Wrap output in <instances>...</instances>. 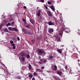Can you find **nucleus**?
Instances as JSON below:
<instances>
[{
	"instance_id": "423d86ee",
	"label": "nucleus",
	"mask_w": 80,
	"mask_h": 80,
	"mask_svg": "<svg viewBox=\"0 0 80 80\" xmlns=\"http://www.w3.org/2000/svg\"><path fill=\"white\" fill-rule=\"evenodd\" d=\"M41 12H42V11H41V10H38V12L36 13V14L37 16H38V17H40Z\"/></svg>"
},
{
	"instance_id": "09e8293b",
	"label": "nucleus",
	"mask_w": 80,
	"mask_h": 80,
	"mask_svg": "<svg viewBox=\"0 0 80 80\" xmlns=\"http://www.w3.org/2000/svg\"><path fill=\"white\" fill-rule=\"evenodd\" d=\"M23 22H25V19H24L23 20Z\"/></svg>"
},
{
	"instance_id": "7c9ffc66",
	"label": "nucleus",
	"mask_w": 80,
	"mask_h": 80,
	"mask_svg": "<svg viewBox=\"0 0 80 80\" xmlns=\"http://www.w3.org/2000/svg\"><path fill=\"white\" fill-rule=\"evenodd\" d=\"M12 47H14L15 46V44L13 43L12 44Z\"/></svg>"
},
{
	"instance_id": "ddd939ff",
	"label": "nucleus",
	"mask_w": 80,
	"mask_h": 80,
	"mask_svg": "<svg viewBox=\"0 0 80 80\" xmlns=\"http://www.w3.org/2000/svg\"><path fill=\"white\" fill-rule=\"evenodd\" d=\"M48 24L49 25H53V23L52 22L50 21L48 22Z\"/></svg>"
},
{
	"instance_id": "1a4fd4ad",
	"label": "nucleus",
	"mask_w": 80,
	"mask_h": 80,
	"mask_svg": "<svg viewBox=\"0 0 80 80\" xmlns=\"http://www.w3.org/2000/svg\"><path fill=\"white\" fill-rule=\"evenodd\" d=\"M53 31L54 30L52 28H50L48 30V32L49 33H52V32H53Z\"/></svg>"
},
{
	"instance_id": "bb28decb",
	"label": "nucleus",
	"mask_w": 80,
	"mask_h": 80,
	"mask_svg": "<svg viewBox=\"0 0 80 80\" xmlns=\"http://www.w3.org/2000/svg\"><path fill=\"white\" fill-rule=\"evenodd\" d=\"M37 75V73L36 72H34L33 73V75L35 76V75Z\"/></svg>"
},
{
	"instance_id": "412c9836",
	"label": "nucleus",
	"mask_w": 80,
	"mask_h": 80,
	"mask_svg": "<svg viewBox=\"0 0 80 80\" xmlns=\"http://www.w3.org/2000/svg\"><path fill=\"white\" fill-rule=\"evenodd\" d=\"M47 61L46 59H45L43 61V62H42L43 63H45L47 62Z\"/></svg>"
},
{
	"instance_id": "4468645a",
	"label": "nucleus",
	"mask_w": 80,
	"mask_h": 80,
	"mask_svg": "<svg viewBox=\"0 0 80 80\" xmlns=\"http://www.w3.org/2000/svg\"><path fill=\"white\" fill-rule=\"evenodd\" d=\"M21 59L22 62H24V61H25V58L24 57H22Z\"/></svg>"
},
{
	"instance_id": "a19ab883",
	"label": "nucleus",
	"mask_w": 80,
	"mask_h": 80,
	"mask_svg": "<svg viewBox=\"0 0 80 80\" xmlns=\"http://www.w3.org/2000/svg\"><path fill=\"white\" fill-rule=\"evenodd\" d=\"M45 8H46V9H48V7H47V6H45Z\"/></svg>"
},
{
	"instance_id": "e433bc0d",
	"label": "nucleus",
	"mask_w": 80,
	"mask_h": 80,
	"mask_svg": "<svg viewBox=\"0 0 80 80\" xmlns=\"http://www.w3.org/2000/svg\"><path fill=\"white\" fill-rule=\"evenodd\" d=\"M26 31V30H25V29H24V28H23V29H22V31H23V32H25Z\"/></svg>"
},
{
	"instance_id": "79ce46f5",
	"label": "nucleus",
	"mask_w": 80,
	"mask_h": 80,
	"mask_svg": "<svg viewBox=\"0 0 80 80\" xmlns=\"http://www.w3.org/2000/svg\"><path fill=\"white\" fill-rule=\"evenodd\" d=\"M13 49H15V48H16V47H15V46H13Z\"/></svg>"
},
{
	"instance_id": "473e14b6",
	"label": "nucleus",
	"mask_w": 80,
	"mask_h": 80,
	"mask_svg": "<svg viewBox=\"0 0 80 80\" xmlns=\"http://www.w3.org/2000/svg\"><path fill=\"white\" fill-rule=\"evenodd\" d=\"M40 1H41V2H42V3L44 2V0H40Z\"/></svg>"
},
{
	"instance_id": "2f4dec72",
	"label": "nucleus",
	"mask_w": 80,
	"mask_h": 80,
	"mask_svg": "<svg viewBox=\"0 0 80 80\" xmlns=\"http://www.w3.org/2000/svg\"><path fill=\"white\" fill-rule=\"evenodd\" d=\"M2 26H3V24H2L0 25V28L1 29L2 28Z\"/></svg>"
},
{
	"instance_id": "de8ad7c7",
	"label": "nucleus",
	"mask_w": 80,
	"mask_h": 80,
	"mask_svg": "<svg viewBox=\"0 0 80 80\" xmlns=\"http://www.w3.org/2000/svg\"><path fill=\"white\" fill-rule=\"evenodd\" d=\"M65 68L66 69V70L67 69V66H65Z\"/></svg>"
},
{
	"instance_id": "6e6d98bb",
	"label": "nucleus",
	"mask_w": 80,
	"mask_h": 80,
	"mask_svg": "<svg viewBox=\"0 0 80 80\" xmlns=\"http://www.w3.org/2000/svg\"><path fill=\"white\" fill-rule=\"evenodd\" d=\"M4 18H5V17H4Z\"/></svg>"
},
{
	"instance_id": "5fc2aeb1",
	"label": "nucleus",
	"mask_w": 80,
	"mask_h": 80,
	"mask_svg": "<svg viewBox=\"0 0 80 80\" xmlns=\"http://www.w3.org/2000/svg\"><path fill=\"white\" fill-rule=\"evenodd\" d=\"M73 49H75L74 48H72Z\"/></svg>"
},
{
	"instance_id": "39448f33",
	"label": "nucleus",
	"mask_w": 80,
	"mask_h": 80,
	"mask_svg": "<svg viewBox=\"0 0 80 80\" xmlns=\"http://www.w3.org/2000/svg\"><path fill=\"white\" fill-rule=\"evenodd\" d=\"M57 73L60 76L61 75H62L63 72H62V69L60 70L59 71H58L57 72Z\"/></svg>"
},
{
	"instance_id": "a878e982",
	"label": "nucleus",
	"mask_w": 80,
	"mask_h": 80,
	"mask_svg": "<svg viewBox=\"0 0 80 80\" xmlns=\"http://www.w3.org/2000/svg\"><path fill=\"white\" fill-rule=\"evenodd\" d=\"M49 59H52V58H53V56H49Z\"/></svg>"
},
{
	"instance_id": "a18cd8bd",
	"label": "nucleus",
	"mask_w": 80,
	"mask_h": 80,
	"mask_svg": "<svg viewBox=\"0 0 80 80\" xmlns=\"http://www.w3.org/2000/svg\"><path fill=\"white\" fill-rule=\"evenodd\" d=\"M12 25H14V23L13 22H12L11 23Z\"/></svg>"
},
{
	"instance_id": "6ab92c4d",
	"label": "nucleus",
	"mask_w": 80,
	"mask_h": 80,
	"mask_svg": "<svg viewBox=\"0 0 80 80\" xmlns=\"http://www.w3.org/2000/svg\"><path fill=\"white\" fill-rule=\"evenodd\" d=\"M26 57L27 58H30V55H28V54H27V55L26 56Z\"/></svg>"
},
{
	"instance_id": "58836bf2",
	"label": "nucleus",
	"mask_w": 80,
	"mask_h": 80,
	"mask_svg": "<svg viewBox=\"0 0 80 80\" xmlns=\"http://www.w3.org/2000/svg\"><path fill=\"white\" fill-rule=\"evenodd\" d=\"M44 68H45V67H41V69L43 70V69H44Z\"/></svg>"
},
{
	"instance_id": "c9c22d12",
	"label": "nucleus",
	"mask_w": 80,
	"mask_h": 80,
	"mask_svg": "<svg viewBox=\"0 0 80 80\" xmlns=\"http://www.w3.org/2000/svg\"><path fill=\"white\" fill-rule=\"evenodd\" d=\"M39 68H37L36 70H37V72H39Z\"/></svg>"
},
{
	"instance_id": "8fccbe9b",
	"label": "nucleus",
	"mask_w": 80,
	"mask_h": 80,
	"mask_svg": "<svg viewBox=\"0 0 80 80\" xmlns=\"http://www.w3.org/2000/svg\"><path fill=\"white\" fill-rule=\"evenodd\" d=\"M39 19H42V16H40L39 17Z\"/></svg>"
},
{
	"instance_id": "aec40b11",
	"label": "nucleus",
	"mask_w": 80,
	"mask_h": 80,
	"mask_svg": "<svg viewBox=\"0 0 80 80\" xmlns=\"http://www.w3.org/2000/svg\"><path fill=\"white\" fill-rule=\"evenodd\" d=\"M31 42L32 43H34L35 42V39H32L31 40Z\"/></svg>"
},
{
	"instance_id": "0eeeda50",
	"label": "nucleus",
	"mask_w": 80,
	"mask_h": 80,
	"mask_svg": "<svg viewBox=\"0 0 80 80\" xmlns=\"http://www.w3.org/2000/svg\"><path fill=\"white\" fill-rule=\"evenodd\" d=\"M47 13L48 15V16H49L50 17H51V16H52V12H51L50 11H48L47 12Z\"/></svg>"
},
{
	"instance_id": "f03ea898",
	"label": "nucleus",
	"mask_w": 80,
	"mask_h": 80,
	"mask_svg": "<svg viewBox=\"0 0 80 80\" xmlns=\"http://www.w3.org/2000/svg\"><path fill=\"white\" fill-rule=\"evenodd\" d=\"M8 29L9 30L11 31H15V32H18V29H17L16 28H11L10 27L8 28Z\"/></svg>"
},
{
	"instance_id": "37998d69",
	"label": "nucleus",
	"mask_w": 80,
	"mask_h": 80,
	"mask_svg": "<svg viewBox=\"0 0 80 80\" xmlns=\"http://www.w3.org/2000/svg\"><path fill=\"white\" fill-rule=\"evenodd\" d=\"M32 80H35V79L34 78H32Z\"/></svg>"
},
{
	"instance_id": "3c124183",
	"label": "nucleus",
	"mask_w": 80,
	"mask_h": 80,
	"mask_svg": "<svg viewBox=\"0 0 80 80\" xmlns=\"http://www.w3.org/2000/svg\"><path fill=\"white\" fill-rule=\"evenodd\" d=\"M73 47H74V48H75V46L73 45Z\"/></svg>"
},
{
	"instance_id": "c85d7f7f",
	"label": "nucleus",
	"mask_w": 80,
	"mask_h": 80,
	"mask_svg": "<svg viewBox=\"0 0 80 80\" xmlns=\"http://www.w3.org/2000/svg\"><path fill=\"white\" fill-rule=\"evenodd\" d=\"M39 40H41V39L42 38V37L41 36H40L39 37Z\"/></svg>"
},
{
	"instance_id": "f8f14e48",
	"label": "nucleus",
	"mask_w": 80,
	"mask_h": 80,
	"mask_svg": "<svg viewBox=\"0 0 80 80\" xmlns=\"http://www.w3.org/2000/svg\"><path fill=\"white\" fill-rule=\"evenodd\" d=\"M57 51L59 53H62V50L58 49L57 50Z\"/></svg>"
},
{
	"instance_id": "393cba45",
	"label": "nucleus",
	"mask_w": 80,
	"mask_h": 80,
	"mask_svg": "<svg viewBox=\"0 0 80 80\" xmlns=\"http://www.w3.org/2000/svg\"><path fill=\"white\" fill-rule=\"evenodd\" d=\"M10 25H11V24L10 23H9L6 25V27H8V26H10Z\"/></svg>"
},
{
	"instance_id": "603ef678",
	"label": "nucleus",
	"mask_w": 80,
	"mask_h": 80,
	"mask_svg": "<svg viewBox=\"0 0 80 80\" xmlns=\"http://www.w3.org/2000/svg\"><path fill=\"white\" fill-rule=\"evenodd\" d=\"M25 24H27V22H25Z\"/></svg>"
},
{
	"instance_id": "4c0bfd02",
	"label": "nucleus",
	"mask_w": 80,
	"mask_h": 80,
	"mask_svg": "<svg viewBox=\"0 0 80 80\" xmlns=\"http://www.w3.org/2000/svg\"><path fill=\"white\" fill-rule=\"evenodd\" d=\"M17 40L18 41H19V40H20V38H19V37H17Z\"/></svg>"
},
{
	"instance_id": "9d476101",
	"label": "nucleus",
	"mask_w": 80,
	"mask_h": 80,
	"mask_svg": "<svg viewBox=\"0 0 80 80\" xmlns=\"http://www.w3.org/2000/svg\"><path fill=\"white\" fill-rule=\"evenodd\" d=\"M57 70V67L55 65L54 68L52 69V70H53V71H56Z\"/></svg>"
},
{
	"instance_id": "c756f323",
	"label": "nucleus",
	"mask_w": 80,
	"mask_h": 80,
	"mask_svg": "<svg viewBox=\"0 0 80 80\" xmlns=\"http://www.w3.org/2000/svg\"><path fill=\"white\" fill-rule=\"evenodd\" d=\"M4 32H8V30L7 29H5L4 30Z\"/></svg>"
},
{
	"instance_id": "f257e3e1",
	"label": "nucleus",
	"mask_w": 80,
	"mask_h": 80,
	"mask_svg": "<svg viewBox=\"0 0 80 80\" xmlns=\"http://www.w3.org/2000/svg\"><path fill=\"white\" fill-rule=\"evenodd\" d=\"M38 52L40 54H45V51L43 49H39L38 50Z\"/></svg>"
},
{
	"instance_id": "4be33fe9",
	"label": "nucleus",
	"mask_w": 80,
	"mask_h": 80,
	"mask_svg": "<svg viewBox=\"0 0 80 80\" xmlns=\"http://www.w3.org/2000/svg\"><path fill=\"white\" fill-rule=\"evenodd\" d=\"M26 27L27 28H29L30 27H29V24H28L27 25H26Z\"/></svg>"
},
{
	"instance_id": "2eb2a0df",
	"label": "nucleus",
	"mask_w": 80,
	"mask_h": 80,
	"mask_svg": "<svg viewBox=\"0 0 80 80\" xmlns=\"http://www.w3.org/2000/svg\"><path fill=\"white\" fill-rule=\"evenodd\" d=\"M28 67L30 70H32V66H31V65L30 64H29L28 65Z\"/></svg>"
},
{
	"instance_id": "b1692460",
	"label": "nucleus",
	"mask_w": 80,
	"mask_h": 80,
	"mask_svg": "<svg viewBox=\"0 0 80 80\" xmlns=\"http://www.w3.org/2000/svg\"><path fill=\"white\" fill-rule=\"evenodd\" d=\"M59 35L61 36V37H62V35H63V32L60 33Z\"/></svg>"
},
{
	"instance_id": "dca6fc26",
	"label": "nucleus",
	"mask_w": 80,
	"mask_h": 80,
	"mask_svg": "<svg viewBox=\"0 0 80 80\" xmlns=\"http://www.w3.org/2000/svg\"><path fill=\"white\" fill-rule=\"evenodd\" d=\"M40 60L41 61L39 62V64H43V62L42 61V59H40Z\"/></svg>"
},
{
	"instance_id": "a211bd4d",
	"label": "nucleus",
	"mask_w": 80,
	"mask_h": 80,
	"mask_svg": "<svg viewBox=\"0 0 80 80\" xmlns=\"http://www.w3.org/2000/svg\"><path fill=\"white\" fill-rule=\"evenodd\" d=\"M30 22L32 23V24H34V21L33 20H30Z\"/></svg>"
},
{
	"instance_id": "c03bdc74",
	"label": "nucleus",
	"mask_w": 80,
	"mask_h": 80,
	"mask_svg": "<svg viewBox=\"0 0 80 80\" xmlns=\"http://www.w3.org/2000/svg\"><path fill=\"white\" fill-rule=\"evenodd\" d=\"M39 72H42V70L40 69H39Z\"/></svg>"
},
{
	"instance_id": "20e7f679",
	"label": "nucleus",
	"mask_w": 80,
	"mask_h": 80,
	"mask_svg": "<svg viewBox=\"0 0 80 80\" xmlns=\"http://www.w3.org/2000/svg\"><path fill=\"white\" fill-rule=\"evenodd\" d=\"M55 38H56L57 41L58 42H59V41H60V37L58 36L57 34L55 36Z\"/></svg>"
},
{
	"instance_id": "f704fd0d",
	"label": "nucleus",
	"mask_w": 80,
	"mask_h": 80,
	"mask_svg": "<svg viewBox=\"0 0 80 80\" xmlns=\"http://www.w3.org/2000/svg\"><path fill=\"white\" fill-rule=\"evenodd\" d=\"M10 43L11 44H12V43H13V41H11L10 42Z\"/></svg>"
},
{
	"instance_id": "9b49d317",
	"label": "nucleus",
	"mask_w": 80,
	"mask_h": 80,
	"mask_svg": "<svg viewBox=\"0 0 80 80\" xmlns=\"http://www.w3.org/2000/svg\"><path fill=\"white\" fill-rule=\"evenodd\" d=\"M50 8H51V9H52V11H55V8H54V7H53V6H51L50 7Z\"/></svg>"
},
{
	"instance_id": "ea45409f",
	"label": "nucleus",
	"mask_w": 80,
	"mask_h": 80,
	"mask_svg": "<svg viewBox=\"0 0 80 80\" xmlns=\"http://www.w3.org/2000/svg\"><path fill=\"white\" fill-rule=\"evenodd\" d=\"M23 8H25V9H26V8H27V7L25 6H24L23 7Z\"/></svg>"
},
{
	"instance_id": "5701e85b",
	"label": "nucleus",
	"mask_w": 80,
	"mask_h": 80,
	"mask_svg": "<svg viewBox=\"0 0 80 80\" xmlns=\"http://www.w3.org/2000/svg\"><path fill=\"white\" fill-rule=\"evenodd\" d=\"M67 30V28H66L65 29V32H66V33H68V30Z\"/></svg>"
},
{
	"instance_id": "cd10ccee",
	"label": "nucleus",
	"mask_w": 80,
	"mask_h": 80,
	"mask_svg": "<svg viewBox=\"0 0 80 80\" xmlns=\"http://www.w3.org/2000/svg\"><path fill=\"white\" fill-rule=\"evenodd\" d=\"M48 5H51L52 2H50V1H48Z\"/></svg>"
},
{
	"instance_id": "7ed1b4c3",
	"label": "nucleus",
	"mask_w": 80,
	"mask_h": 80,
	"mask_svg": "<svg viewBox=\"0 0 80 80\" xmlns=\"http://www.w3.org/2000/svg\"><path fill=\"white\" fill-rule=\"evenodd\" d=\"M20 55L21 57H26V56L27 55V54L25 53V52L23 51H21L20 52Z\"/></svg>"
},
{
	"instance_id": "49530a36",
	"label": "nucleus",
	"mask_w": 80,
	"mask_h": 80,
	"mask_svg": "<svg viewBox=\"0 0 80 80\" xmlns=\"http://www.w3.org/2000/svg\"><path fill=\"white\" fill-rule=\"evenodd\" d=\"M18 79H20V76H18Z\"/></svg>"
},
{
	"instance_id": "864d4df0",
	"label": "nucleus",
	"mask_w": 80,
	"mask_h": 80,
	"mask_svg": "<svg viewBox=\"0 0 80 80\" xmlns=\"http://www.w3.org/2000/svg\"><path fill=\"white\" fill-rule=\"evenodd\" d=\"M62 50H64V49H62Z\"/></svg>"
},
{
	"instance_id": "f3484780",
	"label": "nucleus",
	"mask_w": 80,
	"mask_h": 80,
	"mask_svg": "<svg viewBox=\"0 0 80 80\" xmlns=\"http://www.w3.org/2000/svg\"><path fill=\"white\" fill-rule=\"evenodd\" d=\"M28 77L30 78H32V77H33V75L32 74H30L28 75Z\"/></svg>"
},
{
	"instance_id": "6e6552de",
	"label": "nucleus",
	"mask_w": 80,
	"mask_h": 80,
	"mask_svg": "<svg viewBox=\"0 0 80 80\" xmlns=\"http://www.w3.org/2000/svg\"><path fill=\"white\" fill-rule=\"evenodd\" d=\"M27 35H33L32 31H29V32H27Z\"/></svg>"
},
{
	"instance_id": "72a5a7b5",
	"label": "nucleus",
	"mask_w": 80,
	"mask_h": 80,
	"mask_svg": "<svg viewBox=\"0 0 80 80\" xmlns=\"http://www.w3.org/2000/svg\"><path fill=\"white\" fill-rule=\"evenodd\" d=\"M27 32V31H24V33L25 34H27V32Z\"/></svg>"
}]
</instances>
